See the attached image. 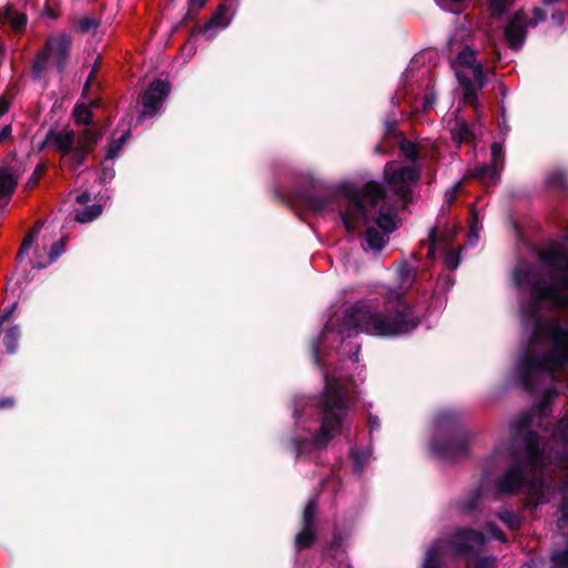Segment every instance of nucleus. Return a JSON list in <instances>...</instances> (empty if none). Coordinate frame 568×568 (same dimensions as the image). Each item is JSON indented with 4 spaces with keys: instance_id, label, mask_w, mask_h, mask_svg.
<instances>
[{
    "instance_id": "obj_42",
    "label": "nucleus",
    "mask_w": 568,
    "mask_h": 568,
    "mask_svg": "<svg viewBox=\"0 0 568 568\" xmlns=\"http://www.w3.org/2000/svg\"><path fill=\"white\" fill-rule=\"evenodd\" d=\"M535 13L537 16L536 22L544 19V16L539 9H535Z\"/></svg>"
},
{
    "instance_id": "obj_8",
    "label": "nucleus",
    "mask_w": 568,
    "mask_h": 568,
    "mask_svg": "<svg viewBox=\"0 0 568 568\" xmlns=\"http://www.w3.org/2000/svg\"><path fill=\"white\" fill-rule=\"evenodd\" d=\"M170 89L169 83L162 80H156L150 84L143 95V109L139 115L140 122L156 114L169 95Z\"/></svg>"
},
{
    "instance_id": "obj_22",
    "label": "nucleus",
    "mask_w": 568,
    "mask_h": 568,
    "mask_svg": "<svg viewBox=\"0 0 568 568\" xmlns=\"http://www.w3.org/2000/svg\"><path fill=\"white\" fill-rule=\"evenodd\" d=\"M128 136H129V132L123 134L120 139L112 141L110 143L105 159H104L105 161L113 160L116 158L118 153L120 152V150H121L122 145L124 144L125 140L128 139Z\"/></svg>"
},
{
    "instance_id": "obj_27",
    "label": "nucleus",
    "mask_w": 568,
    "mask_h": 568,
    "mask_svg": "<svg viewBox=\"0 0 568 568\" xmlns=\"http://www.w3.org/2000/svg\"><path fill=\"white\" fill-rule=\"evenodd\" d=\"M38 236V232H31L23 241L21 248L18 253V257L21 258L33 245L36 237Z\"/></svg>"
},
{
    "instance_id": "obj_38",
    "label": "nucleus",
    "mask_w": 568,
    "mask_h": 568,
    "mask_svg": "<svg viewBox=\"0 0 568 568\" xmlns=\"http://www.w3.org/2000/svg\"><path fill=\"white\" fill-rule=\"evenodd\" d=\"M90 201V194L88 192H83L82 194L77 196V203L85 204Z\"/></svg>"
},
{
    "instance_id": "obj_33",
    "label": "nucleus",
    "mask_w": 568,
    "mask_h": 568,
    "mask_svg": "<svg viewBox=\"0 0 568 568\" xmlns=\"http://www.w3.org/2000/svg\"><path fill=\"white\" fill-rule=\"evenodd\" d=\"M479 237V231L475 224L471 225L470 233L468 235V243L474 245Z\"/></svg>"
},
{
    "instance_id": "obj_44",
    "label": "nucleus",
    "mask_w": 568,
    "mask_h": 568,
    "mask_svg": "<svg viewBox=\"0 0 568 568\" xmlns=\"http://www.w3.org/2000/svg\"><path fill=\"white\" fill-rule=\"evenodd\" d=\"M531 464H532V465H535V464H536L535 458H531Z\"/></svg>"
},
{
    "instance_id": "obj_17",
    "label": "nucleus",
    "mask_w": 568,
    "mask_h": 568,
    "mask_svg": "<svg viewBox=\"0 0 568 568\" xmlns=\"http://www.w3.org/2000/svg\"><path fill=\"white\" fill-rule=\"evenodd\" d=\"M102 213L101 205L93 204L83 211H77L75 220L80 223H88L100 216Z\"/></svg>"
},
{
    "instance_id": "obj_36",
    "label": "nucleus",
    "mask_w": 568,
    "mask_h": 568,
    "mask_svg": "<svg viewBox=\"0 0 568 568\" xmlns=\"http://www.w3.org/2000/svg\"><path fill=\"white\" fill-rule=\"evenodd\" d=\"M488 535L497 539H503V534L495 526H489Z\"/></svg>"
},
{
    "instance_id": "obj_14",
    "label": "nucleus",
    "mask_w": 568,
    "mask_h": 568,
    "mask_svg": "<svg viewBox=\"0 0 568 568\" xmlns=\"http://www.w3.org/2000/svg\"><path fill=\"white\" fill-rule=\"evenodd\" d=\"M521 486V474L513 468L500 480L499 488L506 493H513Z\"/></svg>"
},
{
    "instance_id": "obj_18",
    "label": "nucleus",
    "mask_w": 568,
    "mask_h": 568,
    "mask_svg": "<svg viewBox=\"0 0 568 568\" xmlns=\"http://www.w3.org/2000/svg\"><path fill=\"white\" fill-rule=\"evenodd\" d=\"M72 115L78 124L88 125L92 121V112L90 108L84 104H77L73 109Z\"/></svg>"
},
{
    "instance_id": "obj_12",
    "label": "nucleus",
    "mask_w": 568,
    "mask_h": 568,
    "mask_svg": "<svg viewBox=\"0 0 568 568\" xmlns=\"http://www.w3.org/2000/svg\"><path fill=\"white\" fill-rule=\"evenodd\" d=\"M491 168L481 166L476 170V175L486 183H495L497 181L499 162L500 166L503 165L501 145L499 143L491 145Z\"/></svg>"
},
{
    "instance_id": "obj_21",
    "label": "nucleus",
    "mask_w": 568,
    "mask_h": 568,
    "mask_svg": "<svg viewBox=\"0 0 568 568\" xmlns=\"http://www.w3.org/2000/svg\"><path fill=\"white\" fill-rule=\"evenodd\" d=\"M19 338V327L17 325L10 327L4 335V344L9 353H13L17 349Z\"/></svg>"
},
{
    "instance_id": "obj_7",
    "label": "nucleus",
    "mask_w": 568,
    "mask_h": 568,
    "mask_svg": "<svg viewBox=\"0 0 568 568\" xmlns=\"http://www.w3.org/2000/svg\"><path fill=\"white\" fill-rule=\"evenodd\" d=\"M71 40L65 33L51 36L45 44L44 52L38 58L34 69L40 72L48 63H52L59 71L63 70L70 50Z\"/></svg>"
},
{
    "instance_id": "obj_30",
    "label": "nucleus",
    "mask_w": 568,
    "mask_h": 568,
    "mask_svg": "<svg viewBox=\"0 0 568 568\" xmlns=\"http://www.w3.org/2000/svg\"><path fill=\"white\" fill-rule=\"evenodd\" d=\"M488 6L493 14H500L506 10V0H488Z\"/></svg>"
},
{
    "instance_id": "obj_2",
    "label": "nucleus",
    "mask_w": 568,
    "mask_h": 568,
    "mask_svg": "<svg viewBox=\"0 0 568 568\" xmlns=\"http://www.w3.org/2000/svg\"><path fill=\"white\" fill-rule=\"evenodd\" d=\"M407 307L396 302L394 314L374 308L354 307L346 314L347 336L365 333L372 336L389 337L406 333L417 323L407 318Z\"/></svg>"
},
{
    "instance_id": "obj_10",
    "label": "nucleus",
    "mask_w": 568,
    "mask_h": 568,
    "mask_svg": "<svg viewBox=\"0 0 568 568\" xmlns=\"http://www.w3.org/2000/svg\"><path fill=\"white\" fill-rule=\"evenodd\" d=\"M484 542L485 537L480 532L467 529L455 534L453 547L457 552L466 555L479 550Z\"/></svg>"
},
{
    "instance_id": "obj_15",
    "label": "nucleus",
    "mask_w": 568,
    "mask_h": 568,
    "mask_svg": "<svg viewBox=\"0 0 568 568\" xmlns=\"http://www.w3.org/2000/svg\"><path fill=\"white\" fill-rule=\"evenodd\" d=\"M64 251V241H58L55 242L50 250V253L48 254L47 258H36L33 261V267L34 268H44L48 265H50L55 258H58Z\"/></svg>"
},
{
    "instance_id": "obj_35",
    "label": "nucleus",
    "mask_w": 568,
    "mask_h": 568,
    "mask_svg": "<svg viewBox=\"0 0 568 568\" xmlns=\"http://www.w3.org/2000/svg\"><path fill=\"white\" fill-rule=\"evenodd\" d=\"M14 405V400L11 397H6L0 399V408L12 407Z\"/></svg>"
},
{
    "instance_id": "obj_24",
    "label": "nucleus",
    "mask_w": 568,
    "mask_h": 568,
    "mask_svg": "<svg viewBox=\"0 0 568 568\" xmlns=\"http://www.w3.org/2000/svg\"><path fill=\"white\" fill-rule=\"evenodd\" d=\"M99 26V21L91 17H84L79 21V29L82 32H90L95 30Z\"/></svg>"
},
{
    "instance_id": "obj_4",
    "label": "nucleus",
    "mask_w": 568,
    "mask_h": 568,
    "mask_svg": "<svg viewBox=\"0 0 568 568\" xmlns=\"http://www.w3.org/2000/svg\"><path fill=\"white\" fill-rule=\"evenodd\" d=\"M544 260L552 268V273L559 278V282L557 284L535 287V298L540 304L568 306V257L562 253L550 255L545 252Z\"/></svg>"
},
{
    "instance_id": "obj_23",
    "label": "nucleus",
    "mask_w": 568,
    "mask_h": 568,
    "mask_svg": "<svg viewBox=\"0 0 568 568\" xmlns=\"http://www.w3.org/2000/svg\"><path fill=\"white\" fill-rule=\"evenodd\" d=\"M313 540H314V532L312 531L310 526H305L303 531H301L296 536L295 542L298 548H305V547H308Z\"/></svg>"
},
{
    "instance_id": "obj_26",
    "label": "nucleus",
    "mask_w": 568,
    "mask_h": 568,
    "mask_svg": "<svg viewBox=\"0 0 568 568\" xmlns=\"http://www.w3.org/2000/svg\"><path fill=\"white\" fill-rule=\"evenodd\" d=\"M460 263L459 253L456 251H449L445 254V264L448 268L455 270Z\"/></svg>"
},
{
    "instance_id": "obj_41",
    "label": "nucleus",
    "mask_w": 568,
    "mask_h": 568,
    "mask_svg": "<svg viewBox=\"0 0 568 568\" xmlns=\"http://www.w3.org/2000/svg\"><path fill=\"white\" fill-rule=\"evenodd\" d=\"M457 187H458V185H456L453 190L446 192V197L448 201L454 200Z\"/></svg>"
},
{
    "instance_id": "obj_1",
    "label": "nucleus",
    "mask_w": 568,
    "mask_h": 568,
    "mask_svg": "<svg viewBox=\"0 0 568 568\" xmlns=\"http://www.w3.org/2000/svg\"><path fill=\"white\" fill-rule=\"evenodd\" d=\"M418 173L414 166H402L390 162L384 170L385 189L377 182L366 183L363 192H356L351 183L341 185L346 209L342 220L348 233H354L361 225L366 227L365 250L378 252L388 235L396 229L395 214L390 206L392 195L405 200L410 185L417 181Z\"/></svg>"
},
{
    "instance_id": "obj_39",
    "label": "nucleus",
    "mask_w": 568,
    "mask_h": 568,
    "mask_svg": "<svg viewBox=\"0 0 568 568\" xmlns=\"http://www.w3.org/2000/svg\"><path fill=\"white\" fill-rule=\"evenodd\" d=\"M206 0H189V4L193 9H200L205 4Z\"/></svg>"
},
{
    "instance_id": "obj_43",
    "label": "nucleus",
    "mask_w": 568,
    "mask_h": 568,
    "mask_svg": "<svg viewBox=\"0 0 568 568\" xmlns=\"http://www.w3.org/2000/svg\"><path fill=\"white\" fill-rule=\"evenodd\" d=\"M423 568H436V567L433 566L430 559H427Z\"/></svg>"
},
{
    "instance_id": "obj_16",
    "label": "nucleus",
    "mask_w": 568,
    "mask_h": 568,
    "mask_svg": "<svg viewBox=\"0 0 568 568\" xmlns=\"http://www.w3.org/2000/svg\"><path fill=\"white\" fill-rule=\"evenodd\" d=\"M230 23V17L227 9L221 7L217 12L213 16L211 22L205 27L204 33L207 34L211 29L217 28L223 29Z\"/></svg>"
},
{
    "instance_id": "obj_40",
    "label": "nucleus",
    "mask_w": 568,
    "mask_h": 568,
    "mask_svg": "<svg viewBox=\"0 0 568 568\" xmlns=\"http://www.w3.org/2000/svg\"><path fill=\"white\" fill-rule=\"evenodd\" d=\"M8 110H9V103L6 100L1 99L0 100V118L3 114H6L8 112Z\"/></svg>"
},
{
    "instance_id": "obj_37",
    "label": "nucleus",
    "mask_w": 568,
    "mask_h": 568,
    "mask_svg": "<svg viewBox=\"0 0 568 568\" xmlns=\"http://www.w3.org/2000/svg\"><path fill=\"white\" fill-rule=\"evenodd\" d=\"M43 172V166H38L34 171V176L32 179L29 180L28 184L29 185H34L37 183V179L38 176Z\"/></svg>"
},
{
    "instance_id": "obj_32",
    "label": "nucleus",
    "mask_w": 568,
    "mask_h": 568,
    "mask_svg": "<svg viewBox=\"0 0 568 568\" xmlns=\"http://www.w3.org/2000/svg\"><path fill=\"white\" fill-rule=\"evenodd\" d=\"M17 307V303L11 304L0 316V323H3L6 320L12 317Z\"/></svg>"
},
{
    "instance_id": "obj_29",
    "label": "nucleus",
    "mask_w": 568,
    "mask_h": 568,
    "mask_svg": "<svg viewBox=\"0 0 568 568\" xmlns=\"http://www.w3.org/2000/svg\"><path fill=\"white\" fill-rule=\"evenodd\" d=\"M400 149L403 154L410 160H415L417 158V149L416 145L409 141H404L400 144Z\"/></svg>"
},
{
    "instance_id": "obj_5",
    "label": "nucleus",
    "mask_w": 568,
    "mask_h": 568,
    "mask_svg": "<svg viewBox=\"0 0 568 568\" xmlns=\"http://www.w3.org/2000/svg\"><path fill=\"white\" fill-rule=\"evenodd\" d=\"M346 408L347 404L343 395V385L335 378H326L323 396L324 417L317 445L325 444L338 428Z\"/></svg>"
},
{
    "instance_id": "obj_34",
    "label": "nucleus",
    "mask_w": 568,
    "mask_h": 568,
    "mask_svg": "<svg viewBox=\"0 0 568 568\" xmlns=\"http://www.w3.org/2000/svg\"><path fill=\"white\" fill-rule=\"evenodd\" d=\"M48 254H47V250L45 247H42V248H36L34 251V256L31 261V263L33 264V261L38 257V258H47Z\"/></svg>"
},
{
    "instance_id": "obj_3",
    "label": "nucleus",
    "mask_w": 568,
    "mask_h": 568,
    "mask_svg": "<svg viewBox=\"0 0 568 568\" xmlns=\"http://www.w3.org/2000/svg\"><path fill=\"white\" fill-rule=\"evenodd\" d=\"M101 139L94 129H85L77 139L74 130L69 126L51 129L44 139V145L63 154L72 153L73 164L78 168L83 164L88 152Z\"/></svg>"
},
{
    "instance_id": "obj_11",
    "label": "nucleus",
    "mask_w": 568,
    "mask_h": 568,
    "mask_svg": "<svg viewBox=\"0 0 568 568\" xmlns=\"http://www.w3.org/2000/svg\"><path fill=\"white\" fill-rule=\"evenodd\" d=\"M525 21L526 16L524 12H517L509 21L505 30V37L510 48L517 50L521 47L525 40Z\"/></svg>"
},
{
    "instance_id": "obj_9",
    "label": "nucleus",
    "mask_w": 568,
    "mask_h": 568,
    "mask_svg": "<svg viewBox=\"0 0 568 568\" xmlns=\"http://www.w3.org/2000/svg\"><path fill=\"white\" fill-rule=\"evenodd\" d=\"M546 329L550 334L552 342L558 349H556V354L552 358L539 363V365L548 371H551L568 359V332L564 331L555 323H547Z\"/></svg>"
},
{
    "instance_id": "obj_25",
    "label": "nucleus",
    "mask_w": 568,
    "mask_h": 568,
    "mask_svg": "<svg viewBox=\"0 0 568 568\" xmlns=\"http://www.w3.org/2000/svg\"><path fill=\"white\" fill-rule=\"evenodd\" d=\"M316 514V505L314 500L308 501L303 514V520L305 526H310Z\"/></svg>"
},
{
    "instance_id": "obj_28",
    "label": "nucleus",
    "mask_w": 568,
    "mask_h": 568,
    "mask_svg": "<svg viewBox=\"0 0 568 568\" xmlns=\"http://www.w3.org/2000/svg\"><path fill=\"white\" fill-rule=\"evenodd\" d=\"M554 568H564L568 566V550L556 552L551 557Z\"/></svg>"
},
{
    "instance_id": "obj_6",
    "label": "nucleus",
    "mask_w": 568,
    "mask_h": 568,
    "mask_svg": "<svg viewBox=\"0 0 568 568\" xmlns=\"http://www.w3.org/2000/svg\"><path fill=\"white\" fill-rule=\"evenodd\" d=\"M454 69L458 81L465 89V101L477 109L478 104L475 98V89L483 87L484 73L481 65L477 63L475 59L474 51L469 48H465L458 54Z\"/></svg>"
},
{
    "instance_id": "obj_13",
    "label": "nucleus",
    "mask_w": 568,
    "mask_h": 568,
    "mask_svg": "<svg viewBox=\"0 0 568 568\" xmlns=\"http://www.w3.org/2000/svg\"><path fill=\"white\" fill-rule=\"evenodd\" d=\"M18 178L9 171H0V204L6 205L17 186Z\"/></svg>"
},
{
    "instance_id": "obj_20",
    "label": "nucleus",
    "mask_w": 568,
    "mask_h": 568,
    "mask_svg": "<svg viewBox=\"0 0 568 568\" xmlns=\"http://www.w3.org/2000/svg\"><path fill=\"white\" fill-rule=\"evenodd\" d=\"M2 14L10 21L14 30H22L27 24V17L22 13L12 12L11 9H6Z\"/></svg>"
},
{
    "instance_id": "obj_19",
    "label": "nucleus",
    "mask_w": 568,
    "mask_h": 568,
    "mask_svg": "<svg viewBox=\"0 0 568 568\" xmlns=\"http://www.w3.org/2000/svg\"><path fill=\"white\" fill-rule=\"evenodd\" d=\"M450 131L453 139L458 143L465 141L470 134L466 122L458 118L456 119L455 126L452 128Z\"/></svg>"
},
{
    "instance_id": "obj_31",
    "label": "nucleus",
    "mask_w": 568,
    "mask_h": 568,
    "mask_svg": "<svg viewBox=\"0 0 568 568\" xmlns=\"http://www.w3.org/2000/svg\"><path fill=\"white\" fill-rule=\"evenodd\" d=\"M11 131V123L0 124V143L9 139Z\"/></svg>"
}]
</instances>
